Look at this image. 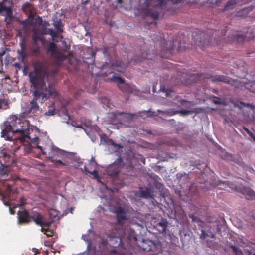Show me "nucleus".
Masks as SVG:
<instances>
[{
    "label": "nucleus",
    "instance_id": "42",
    "mask_svg": "<svg viewBox=\"0 0 255 255\" xmlns=\"http://www.w3.org/2000/svg\"><path fill=\"white\" fill-rule=\"evenodd\" d=\"M11 123H14L15 124V128H21L22 129H23L22 128V123H20L19 121L18 123H17L16 121H14L11 122Z\"/></svg>",
    "mask_w": 255,
    "mask_h": 255
},
{
    "label": "nucleus",
    "instance_id": "10",
    "mask_svg": "<svg viewBox=\"0 0 255 255\" xmlns=\"http://www.w3.org/2000/svg\"><path fill=\"white\" fill-rule=\"evenodd\" d=\"M154 188L152 186L140 188L139 196L145 199L154 198L153 195Z\"/></svg>",
    "mask_w": 255,
    "mask_h": 255
},
{
    "label": "nucleus",
    "instance_id": "12",
    "mask_svg": "<svg viewBox=\"0 0 255 255\" xmlns=\"http://www.w3.org/2000/svg\"><path fill=\"white\" fill-rule=\"evenodd\" d=\"M17 215L19 223H27L31 221V215L26 210L18 211Z\"/></svg>",
    "mask_w": 255,
    "mask_h": 255
},
{
    "label": "nucleus",
    "instance_id": "16",
    "mask_svg": "<svg viewBox=\"0 0 255 255\" xmlns=\"http://www.w3.org/2000/svg\"><path fill=\"white\" fill-rule=\"evenodd\" d=\"M241 1H242V0H228L223 11H228L233 9L235 5Z\"/></svg>",
    "mask_w": 255,
    "mask_h": 255
},
{
    "label": "nucleus",
    "instance_id": "38",
    "mask_svg": "<svg viewBox=\"0 0 255 255\" xmlns=\"http://www.w3.org/2000/svg\"><path fill=\"white\" fill-rule=\"evenodd\" d=\"M243 129L245 130V131H246V132L248 134V135L250 136V137H251L253 139V140L254 141H255V135L253 134V133L251 131H250L248 128H247L246 127H244L243 128Z\"/></svg>",
    "mask_w": 255,
    "mask_h": 255
},
{
    "label": "nucleus",
    "instance_id": "31",
    "mask_svg": "<svg viewBox=\"0 0 255 255\" xmlns=\"http://www.w3.org/2000/svg\"><path fill=\"white\" fill-rule=\"evenodd\" d=\"M117 219L119 223H121L123 220L126 219V212L117 215Z\"/></svg>",
    "mask_w": 255,
    "mask_h": 255
},
{
    "label": "nucleus",
    "instance_id": "59",
    "mask_svg": "<svg viewBox=\"0 0 255 255\" xmlns=\"http://www.w3.org/2000/svg\"><path fill=\"white\" fill-rule=\"evenodd\" d=\"M251 31H252V28H249L248 32H249L250 33H251Z\"/></svg>",
    "mask_w": 255,
    "mask_h": 255
},
{
    "label": "nucleus",
    "instance_id": "17",
    "mask_svg": "<svg viewBox=\"0 0 255 255\" xmlns=\"http://www.w3.org/2000/svg\"><path fill=\"white\" fill-rule=\"evenodd\" d=\"M32 220L36 225H42V221L44 220L43 216L38 212H36L33 215H31V220Z\"/></svg>",
    "mask_w": 255,
    "mask_h": 255
},
{
    "label": "nucleus",
    "instance_id": "55",
    "mask_svg": "<svg viewBox=\"0 0 255 255\" xmlns=\"http://www.w3.org/2000/svg\"><path fill=\"white\" fill-rule=\"evenodd\" d=\"M114 239H119V243L118 244V245H119V244L121 243V239H118V238H113V239H111V240H114Z\"/></svg>",
    "mask_w": 255,
    "mask_h": 255
},
{
    "label": "nucleus",
    "instance_id": "64",
    "mask_svg": "<svg viewBox=\"0 0 255 255\" xmlns=\"http://www.w3.org/2000/svg\"><path fill=\"white\" fill-rule=\"evenodd\" d=\"M31 17L32 18H33V15H30L29 16V17Z\"/></svg>",
    "mask_w": 255,
    "mask_h": 255
},
{
    "label": "nucleus",
    "instance_id": "6",
    "mask_svg": "<svg viewBox=\"0 0 255 255\" xmlns=\"http://www.w3.org/2000/svg\"><path fill=\"white\" fill-rule=\"evenodd\" d=\"M248 32L245 34H238L236 32H234L232 36L228 37V41L229 42H236L238 43H242L246 37L248 38H254L255 37V33H252V35L248 36Z\"/></svg>",
    "mask_w": 255,
    "mask_h": 255
},
{
    "label": "nucleus",
    "instance_id": "49",
    "mask_svg": "<svg viewBox=\"0 0 255 255\" xmlns=\"http://www.w3.org/2000/svg\"><path fill=\"white\" fill-rule=\"evenodd\" d=\"M9 211H10V212L11 214L13 215L15 213L14 210L13 209L10 208V207L9 208Z\"/></svg>",
    "mask_w": 255,
    "mask_h": 255
},
{
    "label": "nucleus",
    "instance_id": "14",
    "mask_svg": "<svg viewBox=\"0 0 255 255\" xmlns=\"http://www.w3.org/2000/svg\"><path fill=\"white\" fill-rule=\"evenodd\" d=\"M53 56L58 64H61L64 60L69 58V56L66 55L62 51H56Z\"/></svg>",
    "mask_w": 255,
    "mask_h": 255
},
{
    "label": "nucleus",
    "instance_id": "1",
    "mask_svg": "<svg viewBox=\"0 0 255 255\" xmlns=\"http://www.w3.org/2000/svg\"><path fill=\"white\" fill-rule=\"evenodd\" d=\"M34 72L29 73L32 88L33 98L28 107L29 114H34L39 110L37 101L42 104L50 97H55L57 93L52 87L46 85L45 80H54L58 68L46 60H36L33 63Z\"/></svg>",
    "mask_w": 255,
    "mask_h": 255
},
{
    "label": "nucleus",
    "instance_id": "23",
    "mask_svg": "<svg viewBox=\"0 0 255 255\" xmlns=\"http://www.w3.org/2000/svg\"><path fill=\"white\" fill-rule=\"evenodd\" d=\"M21 150H22L24 155H25L26 154L28 153L31 151V148L30 146H29V145L27 147L24 146H23L22 147H21V146L17 147L16 149L13 150L14 155H16V153L18 151H21Z\"/></svg>",
    "mask_w": 255,
    "mask_h": 255
},
{
    "label": "nucleus",
    "instance_id": "2",
    "mask_svg": "<svg viewBox=\"0 0 255 255\" xmlns=\"http://www.w3.org/2000/svg\"><path fill=\"white\" fill-rule=\"evenodd\" d=\"M15 124L14 123H10L8 122L5 123V128L2 129L1 132V136L5 138V139L8 141H11L12 137L8 133L11 132L13 134L18 133L19 136L16 137V139L19 140L21 143H28L29 144L30 141L33 142L34 140H38V137L33 138L32 140L31 139L29 134L30 130L27 128L25 129H22L21 128H15Z\"/></svg>",
    "mask_w": 255,
    "mask_h": 255
},
{
    "label": "nucleus",
    "instance_id": "56",
    "mask_svg": "<svg viewBox=\"0 0 255 255\" xmlns=\"http://www.w3.org/2000/svg\"><path fill=\"white\" fill-rule=\"evenodd\" d=\"M226 31H227V30H224V31L222 32V36L225 35Z\"/></svg>",
    "mask_w": 255,
    "mask_h": 255
},
{
    "label": "nucleus",
    "instance_id": "18",
    "mask_svg": "<svg viewBox=\"0 0 255 255\" xmlns=\"http://www.w3.org/2000/svg\"><path fill=\"white\" fill-rule=\"evenodd\" d=\"M40 48L38 42L33 41L31 48V54L33 56L37 57L40 55Z\"/></svg>",
    "mask_w": 255,
    "mask_h": 255
},
{
    "label": "nucleus",
    "instance_id": "33",
    "mask_svg": "<svg viewBox=\"0 0 255 255\" xmlns=\"http://www.w3.org/2000/svg\"><path fill=\"white\" fill-rule=\"evenodd\" d=\"M221 182L222 184L225 185V187L227 186V187L231 188L232 190L236 189V186L228 181H224V182Z\"/></svg>",
    "mask_w": 255,
    "mask_h": 255
},
{
    "label": "nucleus",
    "instance_id": "26",
    "mask_svg": "<svg viewBox=\"0 0 255 255\" xmlns=\"http://www.w3.org/2000/svg\"><path fill=\"white\" fill-rule=\"evenodd\" d=\"M56 45L54 42H51L47 46L46 49L47 52H50L51 54L53 55L56 52Z\"/></svg>",
    "mask_w": 255,
    "mask_h": 255
},
{
    "label": "nucleus",
    "instance_id": "43",
    "mask_svg": "<svg viewBox=\"0 0 255 255\" xmlns=\"http://www.w3.org/2000/svg\"><path fill=\"white\" fill-rule=\"evenodd\" d=\"M46 115L48 116H52L55 114V110H49L45 113Z\"/></svg>",
    "mask_w": 255,
    "mask_h": 255
},
{
    "label": "nucleus",
    "instance_id": "54",
    "mask_svg": "<svg viewBox=\"0 0 255 255\" xmlns=\"http://www.w3.org/2000/svg\"><path fill=\"white\" fill-rule=\"evenodd\" d=\"M159 1H160V4L161 6H162L163 3H164V0H159Z\"/></svg>",
    "mask_w": 255,
    "mask_h": 255
},
{
    "label": "nucleus",
    "instance_id": "40",
    "mask_svg": "<svg viewBox=\"0 0 255 255\" xmlns=\"http://www.w3.org/2000/svg\"><path fill=\"white\" fill-rule=\"evenodd\" d=\"M116 213L117 215H118L119 214L125 213V211H124V209L123 208H122L121 207H119L118 208H117L116 209Z\"/></svg>",
    "mask_w": 255,
    "mask_h": 255
},
{
    "label": "nucleus",
    "instance_id": "15",
    "mask_svg": "<svg viewBox=\"0 0 255 255\" xmlns=\"http://www.w3.org/2000/svg\"><path fill=\"white\" fill-rule=\"evenodd\" d=\"M210 79L213 83L221 82L225 83H230L231 82L230 79L224 75H215L214 76H211Z\"/></svg>",
    "mask_w": 255,
    "mask_h": 255
},
{
    "label": "nucleus",
    "instance_id": "62",
    "mask_svg": "<svg viewBox=\"0 0 255 255\" xmlns=\"http://www.w3.org/2000/svg\"><path fill=\"white\" fill-rule=\"evenodd\" d=\"M217 230H218L219 232H220V229H219V227H217Z\"/></svg>",
    "mask_w": 255,
    "mask_h": 255
},
{
    "label": "nucleus",
    "instance_id": "51",
    "mask_svg": "<svg viewBox=\"0 0 255 255\" xmlns=\"http://www.w3.org/2000/svg\"><path fill=\"white\" fill-rule=\"evenodd\" d=\"M208 236L211 238H214L215 237L214 234L212 233H210L209 234H208Z\"/></svg>",
    "mask_w": 255,
    "mask_h": 255
},
{
    "label": "nucleus",
    "instance_id": "29",
    "mask_svg": "<svg viewBox=\"0 0 255 255\" xmlns=\"http://www.w3.org/2000/svg\"><path fill=\"white\" fill-rule=\"evenodd\" d=\"M10 171V167L8 166L1 165L0 168V175L1 176L7 174Z\"/></svg>",
    "mask_w": 255,
    "mask_h": 255
},
{
    "label": "nucleus",
    "instance_id": "61",
    "mask_svg": "<svg viewBox=\"0 0 255 255\" xmlns=\"http://www.w3.org/2000/svg\"><path fill=\"white\" fill-rule=\"evenodd\" d=\"M214 103H216V104H218V103H219V102L218 101H214Z\"/></svg>",
    "mask_w": 255,
    "mask_h": 255
},
{
    "label": "nucleus",
    "instance_id": "34",
    "mask_svg": "<svg viewBox=\"0 0 255 255\" xmlns=\"http://www.w3.org/2000/svg\"><path fill=\"white\" fill-rule=\"evenodd\" d=\"M231 248L236 255H241L242 254V251L241 250L236 246H231Z\"/></svg>",
    "mask_w": 255,
    "mask_h": 255
},
{
    "label": "nucleus",
    "instance_id": "27",
    "mask_svg": "<svg viewBox=\"0 0 255 255\" xmlns=\"http://www.w3.org/2000/svg\"><path fill=\"white\" fill-rule=\"evenodd\" d=\"M152 1L153 0H139V3L142 8L147 9Z\"/></svg>",
    "mask_w": 255,
    "mask_h": 255
},
{
    "label": "nucleus",
    "instance_id": "7",
    "mask_svg": "<svg viewBox=\"0 0 255 255\" xmlns=\"http://www.w3.org/2000/svg\"><path fill=\"white\" fill-rule=\"evenodd\" d=\"M96 164V162L92 158L89 161V164L87 165H85L82 170L93 175L95 178H98L99 174L95 167Z\"/></svg>",
    "mask_w": 255,
    "mask_h": 255
},
{
    "label": "nucleus",
    "instance_id": "5",
    "mask_svg": "<svg viewBox=\"0 0 255 255\" xmlns=\"http://www.w3.org/2000/svg\"><path fill=\"white\" fill-rule=\"evenodd\" d=\"M111 80L114 82H117L119 88L123 92L129 93L132 92V87L128 84L125 83L124 79L119 76H113Z\"/></svg>",
    "mask_w": 255,
    "mask_h": 255
},
{
    "label": "nucleus",
    "instance_id": "41",
    "mask_svg": "<svg viewBox=\"0 0 255 255\" xmlns=\"http://www.w3.org/2000/svg\"><path fill=\"white\" fill-rule=\"evenodd\" d=\"M25 199L23 197H21L19 202L16 204V206H22L25 204Z\"/></svg>",
    "mask_w": 255,
    "mask_h": 255
},
{
    "label": "nucleus",
    "instance_id": "58",
    "mask_svg": "<svg viewBox=\"0 0 255 255\" xmlns=\"http://www.w3.org/2000/svg\"><path fill=\"white\" fill-rule=\"evenodd\" d=\"M102 243L104 245H106L107 242L103 240V241H102Z\"/></svg>",
    "mask_w": 255,
    "mask_h": 255
},
{
    "label": "nucleus",
    "instance_id": "45",
    "mask_svg": "<svg viewBox=\"0 0 255 255\" xmlns=\"http://www.w3.org/2000/svg\"><path fill=\"white\" fill-rule=\"evenodd\" d=\"M111 253L112 254H115V255H125L123 253H118L117 251L116 250H111Z\"/></svg>",
    "mask_w": 255,
    "mask_h": 255
},
{
    "label": "nucleus",
    "instance_id": "4",
    "mask_svg": "<svg viewBox=\"0 0 255 255\" xmlns=\"http://www.w3.org/2000/svg\"><path fill=\"white\" fill-rule=\"evenodd\" d=\"M3 185V189L0 188V196L2 199L3 202L6 206H9V201L13 200V197L11 195L15 194V191L12 192L11 186L7 183L6 182H1ZM1 182H0V184Z\"/></svg>",
    "mask_w": 255,
    "mask_h": 255
},
{
    "label": "nucleus",
    "instance_id": "19",
    "mask_svg": "<svg viewBox=\"0 0 255 255\" xmlns=\"http://www.w3.org/2000/svg\"><path fill=\"white\" fill-rule=\"evenodd\" d=\"M242 193L249 196L248 200L254 199L255 200V192L249 187H244L242 189Z\"/></svg>",
    "mask_w": 255,
    "mask_h": 255
},
{
    "label": "nucleus",
    "instance_id": "47",
    "mask_svg": "<svg viewBox=\"0 0 255 255\" xmlns=\"http://www.w3.org/2000/svg\"><path fill=\"white\" fill-rule=\"evenodd\" d=\"M5 50L2 49L1 51H0V59L1 60L2 56H3L5 54Z\"/></svg>",
    "mask_w": 255,
    "mask_h": 255
},
{
    "label": "nucleus",
    "instance_id": "3",
    "mask_svg": "<svg viewBox=\"0 0 255 255\" xmlns=\"http://www.w3.org/2000/svg\"><path fill=\"white\" fill-rule=\"evenodd\" d=\"M36 148L40 150L42 154L45 156H47V158L53 162H55V164H59L60 165H65L60 159H64L68 157L69 153L58 147L52 145L50 148V152L47 153L46 151V149H43V147L39 145H37Z\"/></svg>",
    "mask_w": 255,
    "mask_h": 255
},
{
    "label": "nucleus",
    "instance_id": "28",
    "mask_svg": "<svg viewBox=\"0 0 255 255\" xmlns=\"http://www.w3.org/2000/svg\"><path fill=\"white\" fill-rule=\"evenodd\" d=\"M128 236L129 240L130 241H137L136 234L132 229H129L128 231Z\"/></svg>",
    "mask_w": 255,
    "mask_h": 255
},
{
    "label": "nucleus",
    "instance_id": "30",
    "mask_svg": "<svg viewBox=\"0 0 255 255\" xmlns=\"http://www.w3.org/2000/svg\"><path fill=\"white\" fill-rule=\"evenodd\" d=\"M8 105V100L5 99H0V109L3 107L6 109Z\"/></svg>",
    "mask_w": 255,
    "mask_h": 255
},
{
    "label": "nucleus",
    "instance_id": "35",
    "mask_svg": "<svg viewBox=\"0 0 255 255\" xmlns=\"http://www.w3.org/2000/svg\"><path fill=\"white\" fill-rule=\"evenodd\" d=\"M5 0H0V13L7 9V7L3 4Z\"/></svg>",
    "mask_w": 255,
    "mask_h": 255
},
{
    "label": "nucleus",
    "instance_id": "50",
    "mask_svg": "<svg viewBox=\"0 0 255 255\" xmlns=\"http://www.w3.org/2000/svg\"><path fill=\"white\" fill-rule=\"evenodd\" d=\"M48 232H50V233L47 234V233H46V234H45L47 235V237H51V236H52V234H53V232H52L51 231H50L49 230V231H48Z\"/></svg>",
    "mask_w": 255,
    "mask_h": 255
},
{
    "label": "nucleus",
    "instance_id": "11",
    "mask_svg": "<svg viewBox=\"0 0 255 255\" xmlns=\"http://www.w3.org/2000/svg\"><path fill=\"white\" fill-rule=\"evenodd\" d=\"M128 63H124L121 60H117L111 65V69L118 72L123 73L128 67Z\"/></svg>",
    "mask_w": 255,
    "mask_h": 255
},
{
    "label": "nucleus",
    "instance_id": "22",
    "mask_svg": "<svg viewBox=\"0 0 255 255\" xmlns=\"http://www.w3.org/2000/svg\"><path fill=\"white\" fill-rule=\"evenodd\" d=\"M32 39L33 41L38 42L39 41L42 43H43L44 41L43 36L41 34L38 33L37 30L36 29L33 30Z\"/></svg>",
    "mask_w": 255,
    "mask_h": 255
},
{
    "label": "nucleus",
    "instance_id": "25",
    "mask_svg": "<svg viewBox=\"0 0 255 255\" xmlns=\"http://www.w3.org/2000/svg\"><path fill=\"white\" fill-rule=\"evenodd\" d=\"M51 225V222H45L44 220L42 221V225H40L42 227L41 231L43 232L44 234H46V232L49 231V228Z\"/></svg>",
    "mask_w": 255,
    "mask_h": 255
},
{
    "label": "nucleus",
    "instance_id": "57",
    "mask_svg": "<svg viewBox=\"0 0 255 255\" xmlns=\"http://www.w3.org/2000/svg\"><path fill=\"white\" fill-rule=\"evenodd\" d=\"M184 177H185V178L186 179H189L188 175H186V174H184Z\"/></svg>",
    "mask_w": 255,
    "mask_h": 255
},
{
    "label": "nucleus",
    "instance_id": "60",
    "mask_svg": "<svg viewBox=\"0 0 255 255\" xmlns=\"http://www.w3.org/2000/svg\"><path fill=\"white\" fill-rule=\"evenodd\" d=\"M125 114V113H124V112H120V113H119V115H123V114Z\"/></svg>",
    "mask_w": 255,
    "mask_h": 255
},
{
    "label": "nucleus",
    "instance_id": "63",
    "mask_svg": "<svg viewBox=\"0 0 255 255\" xmlns=\"http://www.w3.org/2000/svg\"><path fill=\"white\" fill-rule=\"evenodd\" d=\"M142 162H143V163L144 164H145V159H143V160Z\"/></svg>",
    "mask_w": 255,
    "mask_h": 255
},
{
    "label": "nucleus",
    "instance_id": "13",
    "mask_svg": "<svg viewBox=\"0 0 255 255\" xmlns=\"http://www.w3.org/2000/svg\"><path fill=\"white\" fill-rule=\"evenodd\" d=\"M167 226L168 222L167 220L164 219H162L160 222L156 224L155 228H156L160 233L165 235Z\"/></svg>",
    "mask_w": 255,
    "mask_h": 255
},
{
    "label": "nucleus",
    "instance_id": "21",
    "mask_svg": "<svg viewBox=\"0 0 255 255\" xmlns=\"http://www.w3.org/2000/svg\"><path fill=\"white\" fill-rule=\"evenodd\" d=\"M168 116H173L176 114H181L182 115H187L192 113V112L188 110L169 111L165 112Z\"/></svg>",
    "mask_w": 255,
    "mask_h": 255
},
{
    "label": "nucleus",
    "instance_id": "44",
    "mask_svg": "<svg viewBox=\"0 0 255 255\" xmlns=\"http://www.w3.org/2000/svg\"><path fill=\"white\" fill-rule=\"evenodd\" d=\"M127 169L129 170V171H133L134 169V167L132 164H130L128 166Z\"/></svg>",
    "mask_w": 255,
    "mask_h": 255
},
{
    "label": "nucleus",
    "instance_id": "20",
    "mask_svg": "<svg viewBox=\"0 0 255 255\" xmlns=\"http://www.w3.org/2000/svg\"><path fill=\"white\" fill-rule=\"evenodd\" d=\"M149 243H151V241H145L143 240L141 244L139 245V247L144 251H150L152 250V246Z\"/></svg>",
    "mask_w": 255,
    "mask_h": 255
},
{
    "label": "nucleus",
    "instance_id": "39",
    "mask_svg": "<svg viewBox=\"0 0 255 255\" xmlns=\"http://www.w3.org/2000/svg\"><path fill=\"white\" fill-rule=\"evenodd\" d=\"M201 233L200 234V238L201 239H205L208 236V234L203 230H201Z\"/></svg>",
    "mask_w": 255,
    "mask_h": 255
},
{
    "label": "nucleus",
    "instance_id": "36",
    "mask_svg": "<svg viewBox=\"0 0 255 255\" xmlns=\"http://www.w3.org/2000/svg\"><path fill=\"white\" fill-rule=\"evenodd\" d=\"M110 48L108 46H104L103 48L101 49V50L102 51V52L104 54L109 56Z\"/></svg>",
    "mask_w": 255,
    "mask_h": 255
},
{
    "label": "nucleus",
    "instance_id": "37",
    "mask_svg": "<svg viewBox=\"0 0 255 255\" xmlns=\"http://www.w3.org/2000/svg\"><path fill=\"white\" fill-rule=\"evenodd\" d=\"M149 15L151 17H152L153 19L156 20L159 17V13L156 12H149Z\"/></svg>",
    "mask_w": 255,
    "mask_h": 255
},
{
    "label": "nucleus",
    "instance_id": "52",
    "mask_svg": "<svg viewBox=\"0 0 255 255\" xmlns=\"http://www.w3.org/2000/svg\"><path fill=\"white\" fill-rule=\"evenodd\" d=\"M176 192L177 194L179 196H180V197L181 196V193L180 191H176Z\"/></svg>",
    "mask_w": 255,
    "mask_h": 255
},
{
    "label": "nucleus",
    "instance_id": "9",
    "mask_svg": "<svg viewBox=\"0 0 255 255\" xmlns=\"http://www.w3.org/2000/svg\"><path fill=\"white\" fill-rule=\"evenodd\" d=\"M20 49L17 50V52L18 55V59L24 61L27 57V54L25 51L26 50V39L23 38L19 42Z\"/></svg>",
    "mask_w": 255,
    "mask_h": 255
},
{
    "label": "nucleus",
    "instance_id": "46",
    "mask_svg": "<svg viewBox=\"0 0 255 255\" xmlns=\"http://www.w3.org/2000/svg\"><path fill=\"white\" fill-rule=\"evenodd\" d=\"M251 87L253 88L251 91L255 93V81L252 83Z\"/></svg>",
    "mask_w": 255,
    "mask_h": 255
},
{
    "label": "nucleus",
    "instance_id": "8",
    "mask_svg": "<svg viewBox=\"0 0 255 255\" xmlns=\"http://www.w3.org/2000/svg\"><path fill=\"white\" fill-rule=\"evenodd\" d=\"M121 161V159H119L118 161H115L114 163L110 165L106 170L107 174L112 178L116 177L119 172L120 171V165L118 163Z\"/></svg>",
    "mask_w": 255,
    "mask_h": 255
},
{
    "label": "nucleus",
    "instance_id": "53",
    "mask_svg": "<svg viewBox=\"0 0 255 255\" xmlns=\"http://www.w3.org/2000/svg\"><path fill=\"white\" fill-rule=\"evenodd\" d=\"M53 212H55V210H52V209L50 210H49V214L50 215H51V214H52V213Z\"/></svg>",
    "mask_w": 255,
    "mask_h": 255
},
{
    "label": "nucleus",
    "instance_id": "24",
    "mask_svg": "<svg viewBox=\"0 0 255 255\" xmlns=\"http://www.w3.org/2000/svg\"><path fill=\"white\" fill-rule=\"evenodd\" d=\"M240 105H243L244 106L249 107L252 110H254V108H255V106L252 104L245 103L242 101H236L234 103V105L235 107H238L239 109H241L242 107Z\"/></svg>",
    "mask_w": 255,
    "mask_h": 255
},
{
    "label": "nucleus",
    "instance_id": "32",
    "mask_svg": "<svg viewBox=\"0 0 255 255\" xmlns=\"http://www.w3.org/2000/svg\"><path fill=\"white\" fill-rule=\"evenodd\" d=\"M54 25L55 27L56 28V29H57V30L58 31V32H61L62 31V29H61V26H62V23L61 21H57L55 22L54 23Z\"/></svg>",
    "mask_w": 255,
    "mask_h": 255
},
{
    "label": "nucleus",
    "instance_id": "48",
    "mask_svg": "<svg viewBox=\"0 0 255 255\" xmlns=\"http://www.w3.org/2000/svg\"><path fill=\"white\" fill-rule=\"evenodd\" d=\"M171 1L174 4H177L180 2V0H171Z\"/></svg>",
    "mask_w": 255,
    "mask_h": 255
}]
</instances>
